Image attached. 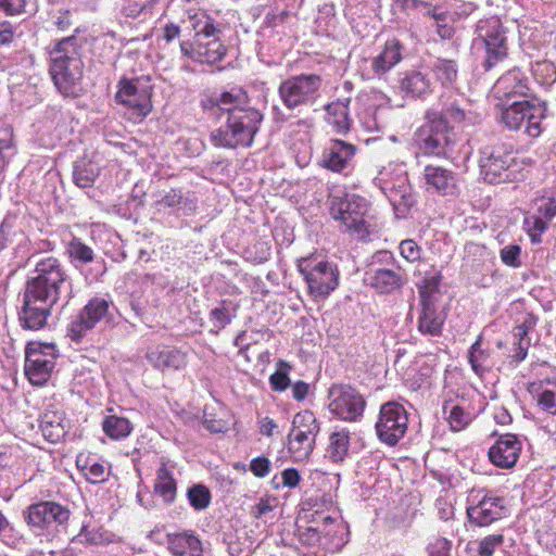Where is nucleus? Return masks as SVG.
<instances>
[{"mask_svg":"<svg viewBox=\"0 0 556 556\" xmlns=\"http://www.w3.org/2000/svg\"><path fill=\"white\" fill-rule=\"evenodd\" d=\"M72 298V280L61 261L54 256L40 258L25 283L18 321L23 329L46 328L53 307Z\"/></svg>","mask_w":556,"mask_h":556,"instance_id":"1","label":"nucleus"},{"mask_svg":"<svg viewBox=\"0 0 556 556\" xmlns=\"http://www.w3.org/2000/svg\"><path fill=\"white\" fill-rule=\"evenodd\" d=\"M212 108H216L226 115L227 130L224 136L243 137L252 139L257 130V124L262 121L261 113L250 106V99L245 91L238 89L236 92L226 91L218 98L211 99Z\"/></svg>","mask_w":556,"mask_h":556,"instance_id":"2","label":"nucleus"},{"mask_svg":"<svg viewBox=\"0 0 556 556\" xmlns=\"http://www.w3.org/2000/svg\"><path fill=\"white\" fill-rule=\"evenodd\" d=\"M76 54L71 37L61 40L51 52V75L65 96L76 97L81 90V62Z\"/></svg>","mask_w":556,"mask_h":556,"instance_id":"3","label":"nucleus"},{"mask_svg":"<svg viewBox=\"0 0 556 556\" xmlns=\"http://www.w3.org/2000/svg\"><path fill=\"white\" fill-rule=\"evenodd\" d=\"M28 527L38 535L52 540L67 528L72 511L67 505L54 501H40L23 513Z\"/></svg>","mask_w":556,"mask_h":556,"instance_id":"4","label":"nucleus"},{"mask_svg":"<svg viewBox=\"0 0 556 556\" xmlns=\"http://www.w3.org/2000/svg\"><path fill=\"white\" fill-rule=\"evenodd\" d=\"M328 203L330 215L341 223L345 231L357 233L359 237L369 233L365 219L368 211L366 199L338 190L329 194Z\"/></svg>","mask_w":556,"mask_h":556,"instance_id":"5","label":"nucleus"},{"mask_svg":"<svg viewBox=\"0 0 556 556\" xmlns=\"http://www.w3.org/2000/svg\"><path fill=\"white\" fill-rule=\"evenodd\" d=\"M298 270L315 298L327 296L339 283L338 270L327 261L311 255L298 261Z\"/></svg>","mask_w":556,"mask_h":556,"instance_id":"6","label":"nucleus"},{"mask_svg":"<svg viewBox=\"0 0 556 556\" xmlns=\"http://www.w3.org/2000/svg\"><path fill=\"white\" fill-rule=\"evenodd\" d=\"M468 503L467 517L476 527H488L507 515L505 498L485 489L472 490Z\"/></svg>","mask_w":556,"mask_h":556,"instance_id":"7","label":"nucleus"},{"mask_svg":"<svg viewBox=\"0 0 556 556\" xmlns=\"http://www.w3.org/2000/svg\"><path fill=\"white\" fill-rule=\"evenodd\" d=\"M195 31L192 42L184 41L181 51L192 59L207 64L218 62L225 54V48L215 36V28L206 21L197 20L192 24Z\"/></svg>","mask_w":556,"mask_h":556,"instance_id":"8","label":"nucleus"},{"mask_svg":"<svg viewBox=\"0 0 556 556\" xmlns=\"http://www.w3.org/2000/svg\"><path fill=\"white\" fill-rule=\"evenodd\" d=\"M319 424L311 410H303L293 417L292 429L288 435V450L294 459H306L313 452Z\"/></svg>","mask_w":556,"mask_h":556,"instance_id":"9","label":"nucleus"},{"mask_svg":"<svg viewBox=\"0 0 556 556\" xmlns=\"http://www.w3.org/2000/svg\"><path fill=\"white\" fill-rule=\"evenodd\" d=\"M58 356L54 343L29 342L25 350V375L31 384L42 386L49 379Z\"/></svg>","mask_w":556,"mask_h":556,"instance_id":"10","label":"nucleus"},{"mask_svg":"<svg viewBox=\"0 0 556 556\" xmlns=\"http://www.w3.org/2000/svg\"><path fill=\"white\" fill-rule=\"evenodd\" d=\"M328 399L330 413L344 421H357L366 407L364 396L350 384H332Z\"/></svg>","mask_w":556,"mask_h":556,"instance_id":"11","label":"nucleus"},{"mask_svg":"<svg viewBox=\"0 0 556 556\" xmlns=\"http://www.w3.org/2000/svg\"><path fill=\"white\" fill-rule=\"evenodd\" d=\"M407 426L408 414L403 405L396 402H387L381 405L375 428L382 443L394 446L404 438Z\"/></svg>","mask_w":556,"mask_h":556,"instance_id":"12","label":"nucleus"},{"mask_svg":"<svg viewBox=\"0 0 556 556\" xmlns=\"http://www.w3.org/2000/svg\"><path fill=\"white\" fill-rule=\"evenodd\" d=\"M111 305L112 302L102 298L94 296L89 300L84 308L72 317L67 325V336L79 342L97 324L109 318Z\"/></svg>","mask_w":556,"mask_h":556,"instance_id":"13","label":"nucleus"},{"mask_svg":"<svg viewBox=\"0 0 556 556\" xmlns=\"http://www.w3.org/2000/svg\"><path fill=\"white\" fill-rule=\"evenodd\" d=\"M513 161L511 150L508 151L504 144L486 146L481 159L484 179L494 185L513 181L515 178L510 169Z\"/></svg>","mask_w":556,"mask_h":556,"instance_id":"14","label":"nucleus"},{"mask_svg":"<svg viewBox=\"0 0 556 556\" xmlns=\"http://www.w3.org/2000/svg\"><path fill=\"white\" fill-rule=\"evenodd\" d=\"M389 174L387 168L380 170L375 178V185L386 194L394 210L404 215L415 203L412 188L403 172L395 174L394 179H390Z\"/></svg>","mask_w":556,"mask_h":556,"instance_id":"15","label":"nucleus"},{"mask_svg":"<svg viewBox=\"0 0 556 556\" xmlns=\"http://www.w3.org/2000/svg\"><path fill=\"white\" fill-rule=\"evenodd\" d=\"M116 100L137 116H146L151 111V87L142 80L126 81L116 93Z\"/></svg>","mask_w":556,"mask_h":556,"instance_id":"16","label":"nucleus"},{"mask_svg":"<svg viewBox=\"0 0 556 556\" xmlns=\"http://www.w3.org/2000/svg\"><path fill=\"white\" fill-rule=\"evenodd\" d=\"M526 87L520 83L515 87V90L506 93V101L503 104L504 109L502 112V119L505 125L511 129H516L523 122L525 117L529 118V115L534 112H540L541 108H536L528 100H511V94L525 96Z\"/></svg>","mask_w":556,"mask_h":556,"instance_id":"17","label":"nucleus"},{"mask_svg":"<svg viewBox=\"0 0 556 556\" xmlns=\"http://www.w3.org/2000/svg\"><path fill=\"white\" fill-rule=\"evenodd\" d=\"M424 176L428 190L432 189L442 197H457L460 192L458 177L450 169L427 165Z\"/></svg>","mask_w":556,"mask_h":556,"instance_id":"18","label":"nucleus"},{"mask_svg":"<svg viewBox=\"0 0 556 556\" xmlns=\"http://www.w3.org/2000/svg\"><path fill=\"white\" fill-rule=\"evenodd\" d=\"M521 452V442L517 435L506 433L490 447L489 458L500 468H511L516 465Z\"/></svg>","mask_w":556,"mask_h":556,"instance_id":"19","label":"nucleus"},{"mask_svg":"<svg viewBox=\"0 0 556 556\" xmlns=\"http://www.w3.org/2000/svg\"><path fill=\"white\" fill-rule=\"evenodd\" d=\"M318 84V76H298L288 79L280 86V96L285 104L292 109L300 104L307 94L314 92Z\"/></svg>","mask_w":556,"mask_h":556,"instance_id":"20","label":"nucleus"},{"mask_svg":"<svg viewBox=\"0 0 556 556\" xmlns=\"http://www.w3.org/2000/svg\"><path fill=\"white\" fill-rule=\"evenodd\" d=\"M365 281L377 292L384 294L401 289L406 282V277L400 270L377 268L366 273Z\"/></svg>","mask_w":556,"mask_h":556,"instance_id":"21","label":"nucleus"},{"mask_svg":"<svg viewBox=\"0 0 556 556\" xmlns=\"http://www.w3.org/2000/svg\"><path fill=\"white\" fill-rule=\"evenodd\" d=\"M421 314L418 318L419 331L429 336L441 334L445 316L437 312L434 300L425 291L421 292Z\"/></svg>","mask_w":556,"mask_h":556,"instance_id":"22","label":"nucleus"},{"mask_svg":"<svg viewBox=\"0 0 556 556\" xmlns=\"http://www.w3.org/2000/svg\"><path fill=\"white\" fill-rule=\"evenodd\" d=\"M148 362L155 368L178 370L186 366V354L179 350L162 346L147 352Z\"/></svg>","mask_w":556,"mask_h":556,"instance_id":"23","label":"nucleus"},{"mask_svg":"<svg viewBox=\"0 0 556 556\" xmlns=\"http://www.w3.org/2000/svg\"><path fill=\"white\" fill-rule=\"evenodd\" d=\"M167 551L172 556H203L202 542L191 531L172 533Z\"/></svg>","mask_w":556,"mask_h":556,"instance_id":"24","label":"nucleus"},{"mask_svg":"<svg viewBox=\"0 0 556 556\" xmlns=\"http://www.w3.org/2000/svg\"><path fill=\"white\" fill-rule=\"evenodd\" d=\"M39 428L48 442H60L67 432V422L64 413L54 409L46 410L41 416Z\"/></svg>","mask_w":556,"mask_h":556,"instance_id":"25","label":"nucleus"},{"mask_svg":"<svg viewBox=\"0 0 556 556\" xmlns=\"http://www.w3.org/2000/svg\"><path fill=\"white\" fill-rule=\"evenodd\" d=\"M155 205L161 208H176L184 215L189 216L195 212L197 198L193 192L184 193L181 189L172 188L169 191L155 202Z\"/></svg>","mask_w":556,"mask_h":556,"instance_id":"26","label":"nucleus"},{"mask_svg":"<svg viewBox=\"0 0 556 556\" xmlns=\"http://www.w3.org/2000/svg\"><path fill=\"white\" fill-rule=\"evenodd\" d=\"M355 147L346 141H334L333 147L323 155V165L332 172H341L355 154Z\"/></svg>","mask_w":556,"mask_h":556,"instance_id":"27","label":"nucleus"},{"mask_svg":"<svg viewBox=\"0 0 556 556\" xmlns=\"http://www.w3.org/2000/svg\"><path fill=\"white\" fill-rule=\"evenodd\" d=\"M154 493L162 497L166 504H172L176 498L177 482L173 471L167 466V462L164 459H162L161 466L156 471Z\"/></svg>","mask_w":556,"mask_h":556,"instance_id":"28","label":"nucleus"},{"mask_svg":"<svg viewBox=\"0 0 556 556\" xmlns=\"http://www.w3.org/2000/svg\"><path fill=\"white\" fill-rule=\"evenodd\" d=\"M65 254L75 268L92 263L96 257L92 248L75 236L65 242Z\"/></svg>","mask_w":556,"mask_h":556,"instance_id":"29","label":"nucleus"},{"mask_svg":"<svg viewBox=\"0 0 556 556\" xmlns=\"http://www.w3.org/2000/svg\"><path fill=\"white\" fill-rule=\"evenodd\" d=\"M500 28L501 26L497 21H492L486 25L478 27L479 36L483 39L488 52L495 58H501L505 54L504 37Z\"/></svg>","mask_w":556,"mask_h":556,"instance_id":"30","label":"nucleus"},{"mask_svg":"<svg viewBox=\"0 0 556 556\" xmlns=\"http://www.w3.org/2000/svg\"><path fill=\"white\" fill-rule=\"evenodd\" d=\"M102 430L112 440H122L131 433L132 426L125 417L110 415L103 419Z\"/></svg>","mask_w":556,"mask_h":556,"instance_id":"31","label":"nucleus"},{"mask_svg":"<svg viewBox=\"0 0 556 556\" xmlns=\"http://www.w3.org/2000/svg\"><path fill=\"white\" fill-rule=\"evenodd\" d=\"M489 358L490 351L482 349V336H479L478 339L470 346L468 353V361L471 365L472 370L478 376H483V374L489 369Z\"/></svg>","mask_w":556,"mask_h":556,"instance_id":"32","label":"nucleus"},{"mask_svg":"<svg viewBox=\"0 0 556 556\" xmlns=\"http://www.w3.org/2000/svg\"><path fill=\"white\" fill-rule=\"evenodd\" d=\"M350 437L345 430L333 432L329 438L328 457L333 463L342 462L349 452Z\"/></svg>","mask_w":556,"mask_h":556,"instance_id":"33","label":"nucleus"},{"mask_svg":"<svg viewBox=\"0 0 556 556\" xmlns=\"http://www.w3.org/2000/svg\"><path fill=\"white\" fill-rule=\"evenodd\" d=\"M237 316V306L231 302L223 301L222 304L210 312V321L215 328V333L224 329Z\"/></svg>","mask_w":556,"mask_h":556,"instance_id":"34","label":"nucleus"},{"mask_svg":"<svg viewBox=\"0 0 556 556\" xmlns=\"http://www.w3.org/2000/svg\"><path fill=\"white\" fill-rule=\"evenodd\" d=\"M444 414L447 415V421L453 431L464 430L472 420L470 412L459 405H450L445 403L443 406Z\"/></svg>","mask_w":556,"mask_h":556,"instance_id":"35","label":"nucleus"},{"mask_svg":"<svg viewBox=\"0 0 556 556\" xmlns=\"http://www.w3.org/2000/svg\"><path fill=\"white\" fill-rule=\"evenodd\" d=\"M99 175V166L93 162L77 163L74 167V181L80 188H89Z\"/></svg>","mask_w":556,"mask_h":556,"instance_id":"36","label":"nucleus"},{"mask_svg":"<svg viewBox=\"0 0 556 556\" xmlns=\"http://www.w3.org/2000/svg\"><path fill=\"white\" fill-rule=\"evenodd\" d=\"M401 60L400 46L395 41L388 42L384 51L374 61L376 72H386Z\"/></svg>","mask_w":556,"mask_h":556,"instance_id":"37","label":"nucleus"},{"mask_svg":"<svg viewBox=\"0 0 556 556\" xmlns=\"http://www.w3.org/2000/svg\"><path fill=\"white\" fill-rule=\"evenodd\" d=\"M187 497L195 510H204L211 503V493L203 484H194L187 490Z\"/></svg>","mask_w":556,"mask_h":556,"instance_id":"38","label":"nucleus"},{"mask_svg":"<svg viewBox=\"0 0 556 556\" xmlns=\"http://www.w3.org/2000/svg\"><path fill=\"white\" fill-rule=\"evenodd\" d=\"M291 365L282 359L277 362V370L270 375L269 384L273 391L282 392L290 386L289 371Z\"/></svg>","mask_w":556,"mask_h":556,"instance_id":"39","label":"nucleus"},{"mask_svg":"<svg viewBox=\"0 0 556 556\" xmlns=\"http://www.w3.org/2000/svg\"><path fill=\"white\" fill-rule=\"evenodd\" d=\"M328 121L338 127L339 134L344 135V130L349 127L346 106L342 102L332 103L326 106Z\"/></svg>","mask_w":556,"mask_h":556,"instance_id":"40","label":"nucleus"},{"mask_svg":"<svg viewBox=\"0 0 556 556\" xmlns=\"http://www.w3.org/2000/svg\"><path fill=\"white\" fill-rule=\"evenodd\" d=\"M475 543L478 556H493L497 549L503 547L504 535L502 533L489 534Z\"/></svg>","mask_w":556,"mask_h":556,"instance_id":"41","label":"nucleus"},{"mask_svg":"<svg viewBox=\"0 0 556 556\" xmlns=\"http://www.w3.org/2000/svg\"><path fill=\"white\" fill-rule=\"evenodd\" d=\"M523 226L532 243L541 242V236L547 228V222L541 215L531 214L525 217Z\"/></svg>","mask_w":556,"mask_h":556,"instance_id":"42","label":"nucleus"},{"mask_svg":"<svg viewBox=\"0 0 556 556\" xmlns=\"http://www.w3.org/2000/svg\"><path fill=\"white\" fill-rule=\"evenodd\" d=\"M312 522L315 526H319V535H321V542H324V545L333 539L336 528L339 527L337 520L328 515L319 516V519H314Z\"/></svg>","mask_w":556,"mask_h":556,"instance_id":"43","label":"nucleus"},{"mask_svg":"<svg viewBox=\"0 0 556 556\" xmlns=\"http://www.w3.org/2000/svg\"><path fill=\"white\" fill-rule=\"evenodd\" d=\"M452 541L435 536L427 544L426 551L428 556H451Z\"/></svg>","mask_w":556,"mask_h":556,"instance_id":"44","label":"nucleus"},{"mask_svg":"<svg viewBox=\"0 0 556 556\" xmlns=\"http://www.w3.org/2000/svg\"><path fill=\"white\" fill-rule=\"evenodd\" d=\"M85 477L90 483H102L109 478V470L99 462H92L86 465Z\"/></svg>","mask_w":556,"mask_h":556,"instance_id":"45","label":"nucleus"},{"mask_svg":"<svg viewBox=\"0 0 556 556\" xmlns=\"http://www.w3.org/2000/svg\"><path fill=\"white\" fill-rule=\"evenodd\" d=\"M402 88L414 96H420L426 91L427 83L420 73H413L403 80Z\"/></svg>","mask_w":556,"mask_h":556,"instance_id":"46","label":"nucleus"},{"mask_svg":"<svg viewBox=\"0 0 556 556\" xmlns=\"http://www.w3.org/2000/svg\"><path fill=\"white\" fill-rule=\"evenodd\" d=\"M536 215L549 222L556 215V199L553 197H542L536 199Z\"/></svg>","mask_w":556,"mask_h":556,"instance_id":"47","label":"nucleus"},{"mask_svg":"<svg viewBox=\"0 0 556 556\" xmlns=\"http://www.w3.org/2000/svg\"><path fill=\"white\" fill-rule=\"evenodd\" d=\"M520 253L521 248L519 245L509 244L501 250L500 256L505 265L517 268L521 265Z\"/></svg>","mask_w":556,"mask_h":556,"instance_id":"48","label":"nucleus"},{"mask_svg":"<svg viewBox=\"0 0 556 556\" xmlns=\"http://www.w3.org/2000/svg\"><path fill=\"white\" fill-rule=\"evenodd\" d=\"M536 323L538 317L535 315L527 314L523 320L513 329L515 340H530L528 333L536 326Z\"/></svg>","mask_w":556,"mask_h":556,"instance_id":"49","label":"nucleus"},{"mask_svg":"<svg viewBox=\"0 0 556 556\" xmlns=\"http://www.w3.org/2000/svg\"><path fill=\"white\" fill-rule=\"evenodd\" d=\"M299 540L307 546L324 545L321 535H319V526L312 525L303 530H299Z\"/></svg>","mask_w":556,"mask_h":556,"instance_id":"50","label":"nucleus"},{"mask_svg":"<svg viewBox=\"0 0 556 556\" xmlns=\"http://www.w3.org/2000/svg\"><path fill=\"white\" fill-rule=\"evenodd\" d=\"M399 249L401 255L408 262H416L421 256V248L412 239L403 240Z\"/></svg>","mask_w":556,"mask_h":556,"instance_id":"51","label":"nucleus"},{"mask_svg":"<svg viewBox=\"0 0 556 556\" xmlns=\"http://www.w3.org/2000/svg\"><path fill=\"white\" fill-rule=\"evenodd\" d=\"M250 470L255 477L264 478L269 473L270 462L267 457H255L250 463Z\"/></svg>","mask_w":556,"mask_h":556,"instance_id":"52","label":"nucleus"},{"mask_svg":"<svg viewBox=\"0 0 556 556\" xmlns=\"http://www.w3.org/2000/svg\"><path fill=\"white\" fill-rule=\"evenodd\" d=\"M538 403L542 409L551 414H556V395L554 392L549 390L542 392L539 395Z\"/></svg>","mask_w":556,"mask_h":556,"instance_id":"53","label":"nucleus"},{"mask_svg":"<svg viewBox=\"0 0 556 556\" xmlns=\"http://www.w3.org/2000/svg\"><path fill=\"white\" fill-rule=\"evenodd\" d=\"M148 538L151 542L157 545H166V548L168 549V540L172 538V533L166 532L165 528L161 526L151 530L148 534Z\"/></svg>","mask_w":556,"mask_h":556,"instance_id":"54","label":"nucleus"},{"mask_svg":"<svg viewBox=\"0 0 556 556\" xmlns=\"http://www.w3.org/2000/svg\"><path fill=\"white\" fill-rule=\"evenodd\" d=\"M203 425L212 433H220L227 430V424L224 420L210 418L206 410L203 414Z\"/></svg>","mask_w":556,"mask_h":556,"instance_id":"55","label":"nucleus"},{"mask_svg":"<svg viewBox=\"0 0 556 556\" xmlns=\"http://www.w3.org/2000/svg\"><path fill=\"white\" fill-rule=\"evenodd\" d=\"M529 346L530 340H515L514 354L511 355V358L516 363L522 362L527 357Z\"/></svg>","mask_w":556,"mask_h":556,"instance_id":"56","label":"nucleus"},{"mask_svg":"<svg viewBox=\"0 0 556 556\" xmlns=\"http://www.w3.org/2000/svg\"><path fill=\"white\" fill-rule=\"evenodd\" d=\"M10 462L11 457L5 453L0 452V488L7 483L10 475L12 473Z\"/></svg>","mask_w":556,"mask_h":556,"instance_id":"57","label":"nucleus"},{"mask_svg":"<svg viewBox=\"0 0 556 556\" xmlns=\"http://www.w3.org/2000/svg\"><path fill=\"white\" fill-rule=\"evenodd\" d=\"M282 484L288 488H294L299 484L301 477L296 469L288 468L281 473Z\"/></svg>","mask_w":556,"mask_h":556,"instance_id":"58","label":"nucleus"},{"mask_svg":"<svg viewBox=\"0 0 556 556\" xmlns=\"http://www.w3.org/2000/svg\"><path fill=\"white\" fill-rule=\"evenodd\" d=\"M0 8L9 14H17L24 8V0H0Z\"/></svg>","mask_w":556,"mask_h":556,"instance_id":"59","label":"nucleus"},{"mask_svg":"<svg viewBox=\"0 0 556 556\" xmlns=\"http://www.w3.org/2000/svg\"><path fill=\"white\" fill-rule=\"evenodd\" d=\"M439 281L440 279L438 277L425 278L422 286L419 288V296L421 298V292L425 291L432 300H434L433 293L439 288Z\"/></svg>","mask_w":556,"mask_h":556,"instance_id":"60","label":"nucleus"},{"mask_svg":"<svg viewBox=\"0 0 556 556\" xmlns=\"http://www.w3.org/2000/svg\"><path fill=\"white\" fill-rule=\"evenodd\" d=\"M541 114H542V110L540 112H534L529 115L527 134L530 137L535 138V137L540 136V134H541L540 124H539V122H536V118L539 116H541Z\"/></svg>","mask_w":556,"mask_h":556,"instance_id":"61","label":"nucleus"},{"mask_svg":"<svg viewBox=\"0 0 556 556\" xmlns=\"http://www.w3.org/2000/svg\"><path fill=\"white\" fill-rule=\"evenodd\" d=\"M309 386L304 381H296L292 386V396L296 401H303L308 394Z\"/></svg>","mask_w":556,"mask_h":556,"instance_id":"62","label":"nucleus"},{"mask_svg":"<svg viewBox=\"0 0 556 556\" xmlns=\"http://www.w3.org/2000/svg\"><path fill=\"white\" fill-rule=\"evenodd\" d=\"M428 118L434 124L432 128L433 135H442L447 129L445 121L435 112L429 113Z\"/></svg>","mask_w":556,"mask_h":556,"instance_id":"63","label":"nucleus"},{"mask_svg":"<svg viewBox=\"0 0 556 556\" xmlns=\"http://www.w3.org/2000/svg\"><path fill=\"white\" fill-rule=\"evenodd\" d=\"M424 152L426 154H433V155H445V150L441 147V141H424Z\"/></svg>","mask_w":556,"mask_h":556,"instance_id":"64","label":"nucleus"}]
</instances>
